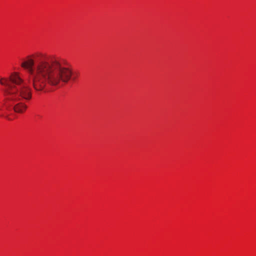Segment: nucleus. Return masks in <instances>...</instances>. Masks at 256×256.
I'll return each mask as SVG.
<instances>
[{
    "label": "nucleus",
    "mask_w": 256,
    "mask_h": 256,
    "mask_svg": "<svg viewBox=\"0 0 256 256\" xmlns=\"http://www.w3.org/2000/svg\"><path fill=\"white\" fill-rule=\"evenodd\" d=\"M30 74V82L36 92H45L49 86H58L71 79L72 70L56 58L42 54L28 56L21 64Z\"/></svg>",
    "instance_id": "f257e3e1"
},
{
    "label": "nucleus",
    "mask_w": 256,
    "mask_h": 256,
    "mask_svg": "<svg viewBox=\"0 0 256 256\" xmlns=\"http://www.w3.org/2000/svg\"><path fill=\"white\" fill-rule=\"evenodd\" d=\"M0 83L7 86L4 90L6 109L18 114L24 113L28 106L24 100H30L32 97V89L28 83L17 72L12 73L8 78H2Z\"/></svg>",
    "instance_id": "f03ea898"
},
{
    "label": "nucleus",
    "mask_w": 256,
    "mask_h": 256,
    "mask_svg": "<svg viewBox=\"0 0 256 256\" xmlns=\"http://www.w3.org/2000/svg\"><path fill=\"white\" fill-rule=\"evenodd\" d=\"M75 79H76V78H75V77H74V78H72V80H75Z\"/></svg>",
    "instance_id": "7ed1b4c3"
}]
</instances>
